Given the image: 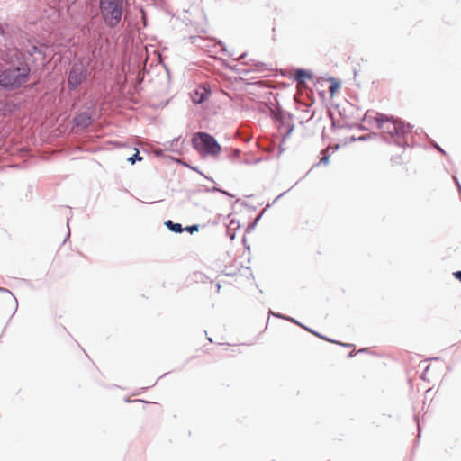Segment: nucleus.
<instances>
[{
    "label": "nucleus",
    "instance_id": "obj_5",
    "mask_svg": "<svg viewBox=\"0 0 461 461\" xmlns=\"http://www.w3.org/2000/svg\"><path fill=\"white\" fill-rule=\"evenodd\" d=\"M87 70L81 63L74 64L68 79L70 89L77 88L86 77Z\"/></svg>",
    "mask_w": 461,
    "mask_h": 461
},
{
    "label": "nucleus",
    "instance_id": "obj_10",
    "mask_svg": "<svg viewBox=\"0 0 461 461\" xmlns=\"http://www.w3.org/2000/svg\"><path fill=\"white\" fill-rule=\"evenodd\" d=\"M404 164V159L402 155L391 158V165L393 167H398Z\"/></svg>",
    "mask_w": 461,
    "mask_h": 461
},
{
    "label": "nucleus",
    "instance_id": "obj_6",
    "mask_svg": "<svg viewBox=\"0 0 461 461\" xmlns=\"http://www.w3.org/2000/svg\"><path fill=\"white\" fill-rule=\"evenodd\" d=\"M210 94V89H208L205 86H198L190 93V95L194 104H202L208 99Z\"/></svg>",
    "mask_w": 461,
    "mask_h": 461
},
{
    "label": "nucleus",
    "instance_id": "obj_2",
    "mask_svg": "<svg viewBox=\"0 0 461 461\" xmlns=\"http://www.w3.org/2000/svg\"><path fill=\"white\" fill-rule=\"evenodd\" d=\"M11 52L12 58L16 59V63L13 59L7 60L13 64L1 72L0 86L9 89H17L28 82L30 68L24 60L19 59L18 50H12Z\"/></svg>",
    "mask_w": 461,
    "mask_h": 461
},
{
    "label": "nucleus",
    "instance_id": "obj_4",
    "mask_svg": "<svg viewBox=\"0 0 461 461\" xmlns=\"http://www.w3.org/2000/svg\"><path fill=\"white\" fill-rule=\"evenodd\" d=\"M100 8L108 26L114 27L120 23L122 15V0H100Z\"/></svg>",
    "mask_w": 461,
    "mask_h": 461
},
{
    "label": "nucleus",
    "instance_id": "obj_11",
    "mask_svg": "<svg viewBox=\"0 0 461 461\" xmlns=\"http://www.w3.org/2000/svg\"><path fill=\"white\" fill-rule=\"evenodd\" d=\"M142 160V157H140L139 155V151L137 149H135V153L130 157L128 158V161L131 163V164H134L136 161H141Z\"/></svg>",
    "mask_w": 461,
    "mask_h": 461
},
{
    "label": "nucleus",
    "instance_id": "obj_14",
    "mask_svg": "<svg viewBox=\"0 0 461 461\" xmlns=\"http://www.w3.org/2000/svg\"><path fill=\"white\" fill-rule=\"evenodd\" d=\"M185 230L187 231H189L190 233H193V232L198 230V226L197 225L188 226V227L185 228Z\"/></svg>",
    "mask_w": 461,
    "mask_h": 461
},
{
    "label": "nucleus",
    "instance_id": "obj_7",
    "mask_svg": "<svg viewBox=\"0 0 461 461\" xmlns=\"http://www.w3.org/2000/svg\"><path fill=\"white\" fill-rule=\"evenodd\" d=\"M312 74L306 70L303 69H297L294 72V79L296 81L298 86L303 85L306 81V79H311Z\"/></svg>",
    "mask_w": 461,
    "mask_h": 461
},
{
    "label": "nucleus",
    "instance_id": "obj_16",
    "mask_svg": "<svg viewBox=\"0 0 461 461\" xmlns=\"http://www.w3.org/2000/svg\"><path fill=\"white\" fill-rule=\"evenodd\" d=\"M71 256H72V257H76V258H79V257H81V253H80V252H78V251H77V252L72 253V255H71Z\"/></svg>",
    "mask_w": 461,
    "mask_h": 461
},
{
    "label": "nucleus",
    "instance_id": "obj_3",
    "mask_svg": "<svg viewBox=\"0 0 461 461\" xmlns=\"http://www.w3.org/2000/svg\"><path fill=\"white\" fill-rule=\"evenodd\" d=\"M193 146L200 153L209 156H218L221 152V147L216 140L206 132H197L194 135Z\"/></svg>",
    "mask_w": 461,
    "mask_h": 461
},
{
    "label": "nucleus",
    "instance_id": "obj_1",
    "mask_svg": "<svg viewBox=\"0 0 461 461\" xmlns=\"http://www.w3.org/2000/svg\"><path fill=\"white\" fill-rule=\"evenodd\" d=\"M373 121L384 139L392 140L399 146L407 144L406 137L411 132V127L408 123L393 116L380 113H375Z\"/></svg>",
    "mask_w": 461,
    "mask_h": 461
},
{
    "label": "nucleus",
    "instance_id": "obj_8",
    "mask_svg": "<svg viewBox=\"0 0 461 461\" xmlns=\"http://www.w3.org/2000/svg\"><path fill=\"white\" fill-rule=\"evenodd\" d=\"M76 123L77 126L86 127L90 124V117L86 114H80L76 118Z\"/></svg>",
    "mask_w": 461,
    "mask_h": 461
},
{
    "label": "nucleus",
    "instance_id": "obj_12",
    "mask_svg": "<svg viewBox=\"0 0 461 461\" xmlns=\"http://www.w3.org/2000/svg\"><path fill=\"white\" fill-rule=\"evenodd\" d=\"M327 153V150H324L322 152V157L320 160V163L323 164V165H327L329 163V156L326 154Z\"/></svg>",
    "mask_w": 461,
    "mask_h": 461
},
{
    "label": "nucleus",
    "instance_id": "obj_13",
    "mask_svg": "<svg viewBox=\"0 0 461 461\" xmlns=\"http://www.w3.org/2000/svg\"><path fill=\"white\" fill-rule=\"evenodd\" d=\"M338 87H339V85H338V84H336V83L332 84V85L330 86V88H329V89H330V95H333V94L337 91Z\"/></svg>",
    "mask_w": 461,
    "mask_h": 461
},
{
    "label": "nucleus",
    "instance_id": "obj_15",
    "mask_svg": "<svg viewBox=\"0 0 461 461\" xmlns=\"http://www.w3.org/2000/svg\"><path fill=\"white\" fill-rule=\"evenodd\" d=\"M456 278L461 281V271H456L454 273Z\"/></svg>",
    "mask_w": 461,
    "mask_h": 461
},
{
    "label": "nucleus",
    "instance_id": "obj_9",
    "mask_svg": "<svg viewBox=\"0 0 461 461\" xmlns=\"http://www.w3.org/2000/svg\"><path fill=\"white\" fill-rule=\"evenodd\" d=\"M166 226L171 230L176 233H181L184 229L182 228L181 224L179 223H174L172 221L168 220L166 221Z\"/></svg>",
    "mask_w": 461,
    "mask_h": 461
}]
</instances>
